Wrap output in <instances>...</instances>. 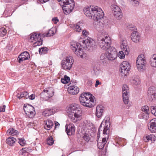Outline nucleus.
<instances>
[{"mask_svg": "<svg viewBox=\"0 0 156 156\" xmlns=\"http://www.w3.org/2000/svg\"><path fill=\"white\" fill-rule=\"evenodd\" d=\"M136 63L137 69L139 71H143L145 69L147 62L144 54H141L138 56Z\"/></svg>", "mask_w": 156, "mask_h": 156, "instance_id": "obj_8", "label": "nucleus"}, {"mask_svg": "<svg viewBox=\"0 0 156 156\" xmlns=\"http://www.w3.org/2000/svg\"><path fill=\"white\" fill-rule=\"evenodd\" d=\"M139 0H132V1H131L133 3V4H134L135 5H137L139 4Z\"/></svg>", "mask_w": 156, "mask_h": 156, "instance_id": "obj_52", "label": "nucleus"}, {"mask_svg": "<svg viewBox=\"0 0 156 156\" xmlns=\"http://www.w3.org/2000/svg\"><path fill=\"white\" fill-rule=\"evenodd\" d=\"M73 62V59L72 56H66L62 61V68L66 70H70L72 68Z\"/></svg>", "mask_w": 156, "mask_h": 156, "instance_id": "obj_7", "label": "nucleus"}, {"mask_svg": "<svg viewBox=\"0 0 156 156\" xmlns=\"http://www.w3.org/2000/svg\"><path fill=\"white\" fill-rule=\"evenodd\" d=\"M16 141V139L14 137L8 138L6 140L7 143L10 146H12Z\"/></svg>", "mask_w": 156, "mask_h": 156, "instance_id": "obj_32", "label": "nucleus"}, {"mask_svg": "<svg viewBox=\"0 0 156 156\" xmlns=\"http://www.w3.org/2000/svg\"><path fill=\"white\" fill-rule=\"evenodd\" d=\"M80 24V23H79L74 25L75 30L78 32H80L81 30V29L80 28V25H79Z\"/></svg>", "mask_w": 156, "mask_h": 156, "instance_id": "obj_44", "label": "nucleus"}, {"mask_svg": "<svg viewBox=\"0 0 156 156\" xmlns=\"http://www.w3.org/2000/svg\"><path fill=\"white\" fill-rule=\"evenodd\" d=\"M90 93H82L80 97V101L83 106L90 108L94 107L95 104L94 101V96Z\"/></svg>", "mask_w": 156, "mask_h": 156, "instance_id": "obj_3", "label": "nucleus"}, {"mask_svg": "<svg viewBox=\"0 0 156 156\" xmlns=\"http://www.w3.org/2000/svg\"><path fill=\"white\" fill-rule=\"evenodd\" d=\"M109 120V118L108 120L107 119L105 120V125L103 130V133L104 134H107L109 132L108 129L110 126V124Z\"/></svg>", "mask_w": 156, "mask_h": 156, "instance_id": "obj_23", "label": "nucleus"}, {"mask_svg": "<svg viewBox=\"0 0 156 156\" xmlns=\"http://www.w3.org/2000/svg\"><path fill=\"white\" fill-rule=\"evenodd\" d=\"M53 113V109H47L44 110L43 113V115L45 116H48Z\"/></svg>", "mask_w": 156, "mask_h": 156, "instance_id": "obj_33", "label": "nucleus"}, {"mask_svg": "<svg viewBox=\"0 0 156 156\" xmlns=\"http://www.w3.org/2000/svg\"><path fill=\"white\" fill-rule=\"evenodd\" d=\"M19 140L18 143L21 146H23L26 144V141L23 138H19Z\"/></svg>", "mask_w": 156, "mask_h": 156, "instance_id": "obj_43", "label": "nucleus"}, {"mask_svg": "<svg viewBox=\"0 0 156 156\" xmlns=\"http://www.w3.org/2000/svg\"><path fill=\"white\" fill-rule=\"evenodd\" d=\"M82 33L83 35L84 36H86L87 35V33L86 30H83Z\"/></svg>", "mask_w": 156, "mask_h": 156, "instance_id": "obj_60", "label": "nucleus"}, {"mask_svg": "<svg viewBox=\"0 0 156 156\" xmlns=\"http://www.w3.org/2000/svg\"><path fill=\"white\" fill-rule=\"evenodd\" d=\"M141 110L142 112H144L147 115H148L149 113V108L147 106L145 105L142 107L141 108Z\"/></svg>", "mask_w": 156, "mask_h": 156, "instance_id": "obj_36", "label": "nucleus"}, {"mask_svg": "<svg viewBox=\"0 0 156 156\" xmlns=\"http://www.w3.org/2000/svg\"><path fill=\"white\" fill-rule=\"evenodd\" d=\"M131 83L134 85L137 86L140 84V82L139 77L137 76H135L132 78Z\"/></svg>", "mask_w": 156, "mask_h": 156, "instance_id": "obj_25", "label": "nucleus"}, {"mask_svg": "<svg viewBox=\"0 0 156 156\" xmlns=\"http://www.w3.org/2000/svg\"><path fill=\"white\" fill-rule=\"evenodd\" d=\"M44 93H46L47 95H48V97L49 98H50L51 97H52L54 95V92L53 91L48 90H44L43 91V92H42L41 94L40 95L41 96H42L44 94Z\"/></svg>", "mask_w": 156, "mask_h": 156, "instance_id": "obj_31", "label": "nucleus"}, {"mask_svg": "<svg viewBox=\"0 0 156 156\" xmlns=\"http://www.w3.org/2000/svg\"><path fill=\"white\" fill-rule=\"evenodd\" d=\"M101 82H100L98 80H97L95 85V87H98V85H101Z\"/></svg>", "mask_w": 156, "mask_h": 156, "instance_id": "obj_58", "label": "nucleus"}, {"mask_svg": "<svg viewBox=\"0 0 156 156\" xmlns=\"http://www.w3.org/2000/svg\"><path fill=\"white\" fill-rule=\"evenodd\" d=\"M150 124L154 126H156V119H152L151 121Z\"/></svg>", "mask_w": 156, "mask_h": 156, "instance_id": "obj_49", "label": "nucleus"}, {"mask_svg": "<svg viewBox=\"0 0 156 156\" xmlns=\"http://www.w3.org/2000/svg\"><path fill=\"white\" fill-rule=\"evenodd\" d=\"M149 63L152 67H156V54L151 56L150 58Z\"/></svg>", "mask_w": 156, "mask_h": 156, "instance_id": "obj_24", "label": "nucleus"}, {"mask_svg": "<svg viewBox=\"0 0 156 156\" xmlns=\"http://www.w3.org/2000/svg\"><path fill=\"white\" fill-rule=\"evenodd\" d=\"M7 31L5 28L3 27L0 29V36L3 37L6 34Z\"/></svg>", "mask_w": 156, "mask_h": 156, "instance_id": "obj_40", "label": "nucleus"}, {"mask_svg": "<svg viewBox=\"0 0 156 156\" xmlns=\"http://www.w3.org/2000/svg\"><path fill=\"white\" fill-rule=\"evenodd\" d=\"M70 48L75 53L81 58L83 57L84 52L83 49L80 48V44L76 42H72L70 43Z\"/></svg>", "mask_w": 156, "mask_h": 156, "instance_id": "obj_9", "label": "nucleus"}, {"mask_svg": "<svg viewBox=\"0 0 156 156\" xmlns=\"http://www.w3.org/2000/svg\"><path fill=\"white\" fill-rule=\"evenodd\" d=\"M11 48H12L11 47L9 46H8L6 47V49L11 50Z\"/></svg>", "mask_w": 156, "mask_h": 156, "instance_id": "obj_62", "label": "nucleus"}, {"mask_svg": "<svg viewBox=\"0 0 156 156\" xmlns=\"http://www.w3.org/2000/svg\"><path fill=\"white\" fill-rule=\"evenodd\" d=\"M148 129L151 132L155 133L156 132V126L149 124L148 125Z\"/></svg>", "mask_w": 156, "mask_h": 156, "instance_id": "obj_38", "label": "nucleus"}, {"mask_svg": "<svg viewBox=\"0 0 156 156\" xmlns=\"http://www.w3.org/2000/svg\"><path fill=\"white\" fill-rule=\"evenodd\" d=\"M31 100H33L35 98V94H32L30 96H29V97H28Z\"/></svg>", "mask_w": 156, "mask_h": 156, "instance_id": "obj_55", "label": "nucleus"}, {"mask_svg": "<svg viewBox=\"0 0 156 156\" xmlns=\"http://www.w3.org/2000/svg\"><path fill=\"white\" fill-rule=\"evenodd\" d=\"M20 94H17L16 95L17 97L19 98V99H20Z\"/></svg>", "mask_w": 156, "mask_h": 156, "instance_id": "obj_64", "label": "nucleus"}, {"mask_svg": "<svg viewBox=\"0 0 156 156\" xmlns=\"http://www.w3.org/2000/svg\"><path fill=\"white\" fill-rule=\"evenodd\" d=\"M103 106L101 105H98L96 108L95 115L98 118L101 117L103 115L104 109Z\"/></svg>", "mask_w": 156, "mask_h": 156, "instance_id": "obj_20", "label": "nucleus"}, {"mask_svg": "<svg viewBox=\"0 0 156 156\" xmlns=\"http://www.w3.org/2000/svg\"><path fill=\"white\" fill-rule=\"evenodd\" d=\"M103 24L102 23L99 22L98 24L95 23L94 24V27L98 31H100L103 29Z\"/></svg>", "mask_w": 156, "mask_h": 156, "instance_id": "obj_34", "label": "nucleus"}, {"mask_svg": "<svg viewBox=\"0 0 156 156\" xmlns=\"http://www.w3.org/2000/svg\"><path fill=\"white\" fill-rule=\"evenodd\" d=\"M23 97L25 98H27L29 97L28 94L29 93L27 91H24L22 92Z\"/></svg>", "mask_w": 156, "mask_h": 156, "instance_id": "obj_46", "label": "nucleus"}, {"mask_svg": "<svg viewBox=\"0 0 156 156\" xmlns=\"http://www.w3.org/2000/svg\"><path fill=\"white\" fill-rule=\"evenodd\" d=\"M5 105H3L2 106H0V112H4L5 111Z\"/></svg>", "mask_w": 156, "mask_h": 156, "instance_id": "obj_53", "label": "nucleus"}, {"mask_svg": "<svg viewBox=\"0 0 156 156\" xmlns=\"http://www.w3.org/2000/svg\"><path fill=\"white\" fill-rule=\"evenodd\" d=\"M112 13L115 17L118 20L120 19L122 16V13L120 8L115 5H112L111 6Z\"/></svg>", "mask_w": 156, "mask_h": 156, "instance_id": "obj_13", "label": "nucleus"}, {"mask_svg": "<svg viewBox=\"0 0 156 156\" xmlns=\"http://www.w3.org/2000/svg\"><path fill=\"white\" fill-rule=\"evenodd\" d=\"M129 28L130 30L133 31V30H136V27L132 25H130Z\"/></svg>", "mask_w": 156, "mask_h": 156, "instance_id": "obj_51", "label": "nucleus"}, {"mask_svg": "<svg viewBox=\"0 0 156 156\" xmlns=\"http://www.w3.org/2000/svg\"><path fill=\"white\" fill-rule=\"evenodd\" d=\"M31 150L29 148L27 147H24L23 148L21 149V151L23 153H25L26 152H27L28 151H30V150Z\"/></svg>", "mask_w": 156, "mask_h": 156, "instance_id": "obj_45", "label": "nucleus"}, {"mask_svg": "<svg viewBox=\"0 0 156 156\" xmlns=\"http://www.w3.org/2000/svg\"><path fill=\"white\" fill-rule=\"evenodd\" d=\"M97 142L98 147L99 149H102L104 148V146L105 145L104 143L102 142L101 140L99 141L98 139L97 140Z\"/></svg>", "mask_w": 156, "mask_h": 156, "instance_id": "obj_37", "label": "nucleus"}, {"mask_svg": "<svg viewBox=\"0 0 156 156\" xmlns=\"http://www.w3.org/2000/svg\"><path fill=\"white\" fill-rule=\"evenodd\" d=\"M68 91L70 94L75 95L79 91V88L75 86H70L68 88Z\"/></svg>", "mask_w": 156, "mask_h": 156, "instance_id": "obj_19", "label": "nucleus"}, {"mask_svg": "<svg viewBox=\"0 0 156 156\" xmlns=\"http://www.w3.org/2000/svg\"><path fill=\"white\" fill-rule=\"evenodd\" d=\"M147 99L150 101L154 99H156V89L154 87H150L147 92Z\"/></svg>", "mask_w": 156, "mask_h": 156, "instance_id": "obj_14", "label": "nucleus"}, {"mask_svg": "<svg viewBox=\"0 0 156 156\" xmlns=\"http://www.w3.org/2000/svg\"><path fill=\"white\" fill-rule=\"evenodd\" d=\"M63 4L62 8L65 14H69L72 12L75 6V3L73 0L64 1Z\"/></svg>", "mask_w": 156, "mask_h": 156, "instance_id": "obj_10", "label": "nucleus"}, {"mask_svg": "<svg viewBox=\"0 0 156 156\" xmlns=\"http://www.w3.org/2000/svg\"><path fill=\"white\" fill-rule=\"evenodd\" d=\"M98 42L101 48L103 50H106L108 49L110 47L111 42L110 37L106 36L102 38H99Z\"/></svg>", "mask_w": 156, "mask_h": 156, "instance_id": "obj_6", "label": "nucleus"}, {"mask_svg": "<svg viewBox=\"0 0 156 156\" xmlns=\"http://www.w3.org/2000/svg\"><path fill=\"white\" fill-rule=\"evenodd\" d=\"M84 14L87 17L98 21L103 18L104 13L102 9L97 6H92L84 9Z\"/></svg>", "mask_w": 156, "mask_h": 156, "instance_id": "obj_1", "label": "nucleus"}, {"mask_svg": "<svg viewBox=\"0 0 156 156\" xmlns=\"http://www.w3.org/2000/svg\"><path fill=\"white\" fill-rule=\"evenodd\" d=\"M156 107H152L151 108V113L154 114L155 116H156L155 113H156Z\"/></svg>", "mask_w": 156, "mask_h": 156, "instance_id": "obj_47", "label": "nucleus"}, {"mask_svg": "<svg viewBox=\"0 0 156 156\" xmlns=\"http://www.w3.org/2000/svg\"><path fill=\"white\" fill-rule=\"evenodd\" d=\"M121 72L125 75H127L129 71L130 66L129 63L126 61L123 62L120 65Z\"/></svg>", "mask_w": 156, "mask_h": 156, "instance_id": "obj_15", "label": "nucleus"}, {"mask_svg": "<svg viewBox=\"0 0 156 156\" xmlns=\"http://www.w3.org/2000/svg\"><path fill=\"white\" fill-rule=\"evenodd\" d=\"M53 125V122L50 119H48L46 121L44 128L47 130H49L52 128Z\"/></svg>", "mask_w": 156, "mask_h": 156, "instance_id": "obj_26", "label": "nucleus"}, {"mask_svg": "<svg viewBox=\"0 0 156 156\" xmlns=\"http://www.w3.org/2000/svg\"><path fill=\"white\" fill-rule=\"evenodd\" d=\"M103 143H104L105 144H106V143L107 142V139L106 137H104L102 139V140L101 141Z\"/></svg>", "mask_w": 156, "mask_h": 156, "instance_id": "obj_59", "label": "nucleus"}, {"mask_svg": "<svg viewBox=\"0 0 156 156\" xmlns=\"http://www.w3.org/2000/svg\"><path fill=\"white\" fill-rule=\"evenodd\" d=\"M47 144L49 145H52L54 143L52 137L51 136L48 138L47 140Z\"/></svg>", "mask_w": 156, "mask_h": 156, "instance_id": "obj_42", "label": "nucleus"}, {"mask_svg": "<svg viewBox=\"0 0 156 156\" xmlns=\"http://www.w3.org/2000/svg\"><path fill=\"white\" fill-rule=\"evenodd\" d=\"M76 83V81L75 80H73V81L71 80L70 81V84H69V86H75Z\"/></svg>", "mask_w": 156, "mask_h": 156, "instance_id": "obj_54", "label": "nucleus"}, {"mask_svg": "<svg viewBox=\"0 0 156 156\" xmlns=\"http://www.w3.org/2000/svg\"><path fill=\"white\" fill-rule=\"evenodd\" d=\"M70 80V78L65 75L64 76V77L62 78L61 81L62 83L64 84H66L68 83Z\"/></svg>", "mask_w": 156, "mask_h": 156, "instance_id": "obj_35", "label": "nucleus"}, {"mask_svg": "<svg viewBox=\"0 0 156 156\" xmlns=\"http://www.w3.org/2000/svg\"><path fill=\"white\" fill-rule=\"evenodd\" d=\"M7 133L12 136H13L18 134L19 132L17 130H14L13 128H11L7 131Z\"/></svg>", "mask_w": 156, "mask_h": 156, "instance_id": "obj_28", "label": "nucleus"}, {"mask_svg": "<svg viewBox=\"0 0 156 156\" xmlns=\"http://www.w3.org/2000/svg\"><path fill=\"white\" fill-rule=\"evenodd\" d=\"M144 141L147 142L149 140H151V141L155 140L156 137L154 135L151 134L150 135L146 136L145 137H144Z\"/></svg>", "mask_w": 156, "mask_h": 156, "instance_id": "obj_29", "label": "nucleus"}, {"mask_svg": "<svg viewBox=\"0 0 156 156\" xmlns=\"http://www.w3.org/2000/svg\"><path fill=\"white\" fill-rule=\"evenodd\" d=\"M85 129L87 131L88 130H91L94 127L93 124L90 122L86 121L84 122Z\"/></svg>", "mask_w": 156, "mask_h": 156, "instance_id": "obj_27", "label": "nucleus"}, {"mask_svg": "<svg viewBox=\"0 0 156 156\" xmlns=\"http://www.w3.org/2000/svg\"><path fill=\"white\" fill-rule=\"evenodd\" d=\"M59 125V123L58 122H56L55 123V127H57V126H58Z\"/></svg>", "mask_w": 156, "mask_h": 156, "instance_id": "obj_63", "label": "nucleus"}, {"mask_svg": "<svg viewBox=\"0 0 156 156\" xmlns=\"http://www.w3.org/2000/svg\"><path fill=\"white\" fill-rule=\"evenodd\" d=\"M128 90H129L128 86L126 84L123 85L122 87V91H128Z\"/></svg>", "mask_w": 156, "mask_h": 156, "instance_id": "obj_48", "label": "nucleus"}, {"mask_svg": "<svg viewBox=\"0 0 156 156\" xmlns=\"http://www.w3.org/2000/svg\"><path fill=\"white\" fill-rule=\"evenodd\" d=\"M3 1L5 3H10L12 2L11 0H3Z\"/></svg>", "mask_w": 156, "mask_h": 156, "instance_id": "obj_61", "label": "nucleus"}, {"mask_svg": "<svg viewBox=\"0 0 156 156\" xmlns=\"http://www.w3.org/2000/svg\"><path fill=\"white\" fill-rule=\"evenodd\" d=\"M131 38L133 42L136 43H139L140 38V33L137 31L133 30L131 34Z\"/></svg>", "mask_w": 156, "mask_h": 156, "instance_id": "obj_17", "label": "nucleus"}, {"mask_svg": "<svg viewBox=\"0 0 156 156\" xmlns=\"http://www.w3.org/2000/svg\"><path fill=\"white\" fill-rule=\"evenodd\" d=\"M100 69L99 67L94 66L92 71V73L95 76H98L100 73Z\"/></svg>", "mask_w": 156, "mask_h": 156, "instance_id": "obj_30", "label": "nucleus"}, {"mask_svg": "<svg viewBox=\"0 0 156 156\" xmlns=\"http://www.w3.org/2000/svg\"><path fill=\"white\" fill-rule=\"evenodd\" d=\"M30 58L29 53L27 51H24L19 55L18 60L19 62L20 63L23 61L28 59Z\"/></svg>", "mask_w": 156, "mask_h": 156, "instance_id": "obj_18", "label": "nucleus"}, {"mask_svg": "<svg viewBox=\"0 0 156 156\" xmlns=\"http://www.w3.org/2000/svg\"><path fill=\"white\" fill-rule=\"evenodd\" d=\"M102 124V123H101V124L100 125V126H99V129H98V136H97V137H99V136H100V129H101V126H101Z\"/></svg>", "mask_w": 156, "mask_h": 156, "instance_id": "obj_57", "label": "nucleus"}, {"mask_svg": "<svg viewBox=\"0 0 156 156\" xmlns=\"http://www.w3.org/2000/svg\"><path fill=\"white\" fill-rule=\"evenodd\" d=\"M120 47L122 50L119 52V57L121 58H123L125 57V55L129 54V51L126 41L124 40L122 41Z\"/></svg>", "mask_w": 156, "mask_h": 156, "instance_id": "obj_11", "label": "nucleus"}, {"mask_svg": "<svg viewBox=\"0 0 156 156\" xmlns=\"http://www.w3.org/2000/svg\"><path fill=\"white\" fill-rule=\"evenodd\" d=\"M90 136L87 133H85L83 136V138L84 140L87 142H88L90 139Z\"/></svg>", "mask_w": 156, "mask_h": 156, "instance_id": "obj_41", "label": "nucleus"}, {"mask_svg": "<svg viewBox=\"0 0 156 156\" xmlns=\"http://www.w3.org/2000/svg\"><path fill=\"white\" fill-rule=\"evenodd\" d=\"M23 110L25 113L30 118H32L35 114V112L34 107L32 105H26L23 106Z\"/></svg>", "mask_w": 156, "mask_h": 156, "instance_id": "obj_12", "label": "nucleus"}, {"mask_svg": "<svg viewBox=\"0 0 156 156\" xmlns=\"http://www.w3.org/2000/svg\"><path fill=\"white\" fill-rule=\"evenodd\" d=\"M48 49L46 47H43L39 49V51L40 54H44L47 52Z\"/></svg>", "mask_w": 156, "mask_h": 156, "instance_id": "obj_39", "label": "nucleus"}, {"mask_svg": "<svg viewBox=\"0 0 156 156\" xmlns=\"http://www.w3.org/2000/svg\"><path fill=\"white\" fill-rule=\"evenodd\" d=\"M67 112L71 121L74 122L81 119L82 111L79 105L72 104L68 108Z\"/></svg>", "mask_w": 156, "mask_h": 156, "instance_id": "obj_2", "label": "nucleus"}, {"mask_svg": "<svg viewBox=\"0 0 156 156\" xmlns=\"http://www.w3.org/2000/svg\"><path fill=\"white\" fill-rule=\"evenodd\" d=\"M117 53L116 49L114 47H110L107 52L101 54L100 57L101 63H107L108 60H113L117 57Z\"/></svg>", "mask_w": 156, "mask_h": 156, "instance_id": "obj_4", "label": "nucleus"}, {"mask_svg": "<svg viewBox=\"0 0 156 156\" xmlns=\"http://www.w3.org/2000/svg\"><path fill=\"white\" fill-rule=\"evenodd\" d=\"M83 43L84 44V48L85 49L90 50L91 47L95 45V42L92 39L88 37L83 41Z\"/></svg>", "mask_w": 156, "mask_h": 156, "instance_id": "obj_16", "label": "nucleus"}, {"mask_svg": "<svg viewBox=\"0 0 156 156\" xmlns=\"http://www.w3.org/2000/svg\"><path fill=\"white\" fill-rule=\"evenodd\" d=\"M49 0H38L37 1L42 3H44L48 1Z\"/></svg>", "mask_w": 156, "mask_h": 156, "instance_id": "obj_56", "label": "nucleus"}, {"mask_svg": "<svg viewBox=\"0 0 156 156\" xmlns=\"http://www.w3.org/2000/svg\"><path fill=\"white\" fill-rule=\"evenodd\" d=\"M52 21L54 23L56 24L58 22L59 20L58 19L57 17H55L52 18Z\"/></svg>", "mask_w": 156, "mask_h": 156, "instance_id": "obj_50", "label": "nucleus"}, {"mask_svg": "<svg viewBox=\"0 0 156 156\" xmlns=\"http://www.w3.org/2000/svg\"><path fill=\"white\" fill-rule=\"evenodd\" d=\"M66 131L68 135H72L75 133L74 127L71 125L66 126Z\"/></svg>", "mask_w": 156, "mask_h": 156, "instance_id": "obj_22", "label": "nucleus"}, {"mask_svg": "<svg viewBox=\"0 0 156 156\" xmlns=\"http://www.w3.org/2000/svg\"><path fill=\"white\" fill-rule=\"evenodd\" d=\"M123 101L125 104H128L129 101V90L122 91Z\"/></svg>", "mask_w": 156, "mask_h": 156, "instance_id": "obj_21", "label": "nucleus"}, {"mask_svg": "<svg viewBox=\"0 0 156 156\" xmlns=\"http://www.w3.org/2000/svg\"><path fill=\"white\" fill-rule=\"evenodd\" d=\"M55 34L54 31L52 29L49 30L48 32L43 34H37L34 33L32 34L30 36V39L32 40L36 41L34 43V47L41 45L42 44V38L45 37H49Z\"/></svg>", "mask_w": 156, "mask_h": 156, "instance_id": "obj_5", "label": "nucleus"}]
</instances>
